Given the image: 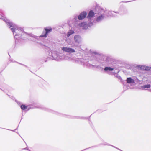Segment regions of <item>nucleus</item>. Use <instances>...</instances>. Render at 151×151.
I'll list each match as a JSON object with an SVG mask.
<instances>
[{"mask_svg": "<svg viewBox=\"0 0 151 151\" xmlns=\"http://www.w3.org/2000/svg\"><path fill=\"white\" fill-rule=\"evenodd\" d=\"M2 12V10L0 9V19L4 21L8 26L10 28L11 30L13 32L15 39H18L20 37L22 34L24 33L23 29L7 19L3 16Z\"/></svg>", "mask_w": 151, "mask_h": 151, "instance_id": "obj_1", "label": "nucleus"}, {"mask_svg": "<svg viewBox=\"0 0 151 151\" xmlns=\"http://www.w3.org/2000/svg\"><path fill=\"white\" fill-rule=\"evenodd\" d=\"M117 12H115L114 11L112 12L111 11H105L101 8L99 9L98 12V16L95 19V20L93 21V24H95L97 22H101L104 18L105 15L106 14L108 17L109 16H115L116 15L114 13H118Z\"/></svg>", "mask_w": 151, "mask_h": 151, "instance_id": "obj_2", "label": "nucleus"}, {"mask_svg": "<svg viewBox=\"0 0 151 151\" xmlns=\"http://www.w3.org/2000/svg\"><path fill=\"white\" fill-rule=\"evenodd\" d=\"M48 52L49 57L53 60L59 61L64 58V55L63 53L51 51H49Z\"/></svg>", "mask_w": 151, "mask_h": 151, "instance_id": "obj_3", "label": "nucleus"}, {"mask_svg": "<svg viewBox=\"0 0 151 151\" xmlns=\"http://www.w3.org/2000/svg\"><path fill=\"white\" fill-rule=\"evenodd\" d=\"M45 32V33H42V35L40 37H37L34 36H32L30 40L34 42L38 43L37 41L39 40L41 37H46L48 34L51 32L52 30V29L50 27H47L44 28Z\"/></svg>", "mask_w": 151, "mask_h": 151, "instance_id": "obj_4", "label": "nucleus"}, {"mask_svg": "<svg viewBox=\"0 0 151 151\" xmlns=\"http://www.w3.org/2000/svg\"><path fill=\"white\" fill-rule=\"evenodd\" d=\"M94 24L93 23L90 21H88V22H83L79 24V26L82 27L83 29L86 30L88 27L92 26Z\"/></svg>", "mask_w": 151, "mask_h": 151, "instance_id": "obj_5", "label": "nucleus"}, {"mask_svg": "<svg viewBox=\"0 0 151 151\" xmlns=\"http://www.w3.org/2000/svg\"><path fill=\"white\" fill-rule=\"evenodd\" d=\"M127 82L129 84L137 83L139 82V80L136 77H133L132 78L129 77L127 78Z\"/></svg>", "mask_w": 151, "mask_h": 151, "instance_id": "obj_6", "label": "nucleus"}, {"mask_svg": "<svg viewBox=\"0 0 151 151\" xmlns=\"http://www.w3.org/2000/svg\"><path fill=\"white\" fill-rule=\"evenodd\" d=\"M82 39L79 35H76L74 37V40L75 43L77 45H78L81 43Z\"/></svg>", "mask_w": 151, "mask_h": 151, "instance_id": "obj_7", "label": "nucleus"}, {"mask_svg": "<svg viewBox=\"0 0 151 151\" xmlns=\"http://www.w3.org/2000/svg\"><path fill=\"white\" fill-rule=\"evenodd\" d=\"M61 49L63 51L68 53H72L75 52L74 49L70 47H62Z\"/></svg>", "mask_w": 151, "mask_h": 151, "instance_id": "obj_8", "label": "nucleus"}, {"mask_svg": "<svg viewBox=\"0 0 151 151\" xmlns=\"http://www.w3.org/2000/svg\"><path fill=\"white\" fill-rule=\"evenodd\" d=\"M87 15L86 12L83 11L78 16V19L79 20H82L86 17Z\"/></svg>", "mask_w": 151, "mask_h": 151, "instance_id": "obj_9", "label": "nucleus"}, {"mask_svg": "<svg viewBox=\"0 0 151 151\" xmlns=\"http://www.w3.org/2000/svg\"><path fill=\"white\" fill-rule=\"evenodd\" d=\"M137 67L141 69L147 71H149L151 69V67L144 65H138Z\"/></svg>", "mask_w": 151, "mask_h": 151, "instance_id": "obj_10", "label": "nucleus"}, {"mask_svg": "<svg viewBox=\"0 0 151 151\" xmlns=\"http://www.w3.org/2000/svg\"><path fill=\"white\" fill-rule=\"evenodd\" d=\"M96 14V13L95 14L94 12L92 10H91L89 11L87 17V18L88 19H91L94 15L95 14Z\"/></svg>", "mask_w": 151, "mask_h": 151, "instance_id": "obj_11", "label": "nucleus"}, {"mask_svg": "<svg viewBox=\"0 0 151 151\" xmlns=\"http://www.w3.org/2000/svg\"><path fill=\"white\" fill-rule=\"evenodd\" d=\"M114 69L113 68H112L111 67H106L104 68V70L105 71H111L113 70Z\"/></svg>", "mask_w": 151, "mask_h": 151, "instance_id": "obj_12", "label": "nucleus"}, {"mask_svg": "<svg viewBox=\"0 0 151 151\" xmlns=\"http://www.w3.org/2000/svg\"><path fill=\"white\" fill-rule=\"evenodd\" d=\"M151 85L150 84L145 85L141 87L142 89H146V88H148L150 87Z\"/></svg>", "mask_w": 151, "mask_h": 151, "instance_id": "obj_13", "label": "nucleus"}, {"mask_svg": "<svg viewBox=\"0 0 151 151\" xmlns=\"http://www.w3.org/2000/svg\"><path fill=\"white\" fill-rule=\"evenodd\" d=\"M74 33V32L72 30H69L67 33V36L68 37H69L70 36V35H72V34H73Z\"/></svg>", "mask_w": 151, "mask_h": 151, "instance_id": "obj_14", "label": "nucleus"}, {"mask_svg": "<svg viewBox=\"0 0 151 151\" xmlns=\"http://www.w3.org/2000/svg\"><path fill=\"white\" fill-rule=\"evenodd\" d=\"M20 107L21 109L22 110H25L27 108V107L25 105L23 104H22Z\"/></svg>", "mask_w": 151, "mask_h": 151, "instance_id": "obj_15", "label": "nucleus"}, {"mask_svg": "<svg viewBox=\"0 0 151 151\" xmlns=\"http://www.w3.org/2000/svg\"><path fill=\"white\" fill-rule=\"evenodd\" d=\"M64 59L65 60H71V58H70L69 57H68L67 55L64 56Z\"/></svg>", "mask_w": 151, "mask_h": 151, "instance_id": "obj_16", "label": "nucleus"}, {"mask_svg": "<svg viewBox=\"0 0 151 151\" xmlns=\"http://www.w3.org/2000/svg\"><path fill=\"white\" fill-rule=\"evenodd\" d=\"M95 57L97 58H99L101 57V56L100 55L97 54H95Z\"/></svg>", "mask_w": 151, "mask_h": 151, "instance_id": "obj_17", "label": "nucleus"}, {"mask_svg": "<svg viewBox=\"0 0 151 151\" xmlns=\"http://www.w3.org/2000/svg\"><path fill=\"white\" fill-rule=\"evenodd\" d=\"M106 63L107 65H111L112 64L111 62H109V61H107Z\"/></svg>", "mask_w": 151, "mask_h": 151, "instance_id": "obj_18", "label": "nucleus"}, {"mask_svg": "<svg viewBox=\"0 0 151 151\" xmlns=\"http://www.w3.org/2000/svg\"><path fill=\"white\" fill-rule=\"evenodd\" d=\"M16 102L19 105H21L20 103L19 102L17 101H16Z\"/></svg>", "mask_w": 151, "mask_h": 151, "instance_id": "obj_19", "label": "nucleus"}, {"mask_svg": "<svg viewBox=\"0 0 151 151\" xmlns=\"http://www.w3.org/2000/svg\"><path fill=\"white\" fill-rule=\"evenodd\" d=\"M92 65L93 66V67H94L98 68V66H96V65Z\"/></svg>", "mask_w": 151, "mask_h": 151, "instance_id": "obj_20", "label": "nucleus"}, {"mask_svg": "<svg viewBox=\"0 0 151 151\" xmlns=\"http://www.w3.org/2000/svg\"><path fill=\"white\" fill-rule=\"evenodd\" d=\"M47 48L49 50H50V49L48 47H47Z\"/></svg>", "mask_w": 151, "mask_h": 151, "instance_id": "obj_21", "label": "nucleus"}, {"mask_svg": "<svg viewBox=\"0 0 151 151\" xmlns=\"http://www.w3.org/2000/svg\"><path fill=\"white\" fill-rule=\"evenodd\" d=\"M107 59H108V60H109V59H109V58H108Z\"/></svg>", "mask_w": 151, "mask_h": 151, "instance_id": "obj_22", "label": "nucleus"}, {"mask_svg": "<svg viewBox=\"0 0 151 151\" xmlns=\"http://www.w3.org/2000/svg\"><path fill=\"white\" fill-rule=\"evenodd\" d=\"M75 62H76V60H75Z\"/></svg>", "mask_w": 151, "mask_h": 151, "instance_id": "obj_23", "label": "nucleus"}]
</instances>
